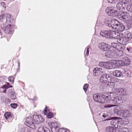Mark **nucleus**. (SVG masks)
<instances>
[{
  "label": "nucleus",
  "mask_w": 132,
  "mask_h": 132,
  "mask_svg": "<svg viewBox=\"0 0 132 132\" xmlns=\"http://www.w3.org/2000/svg\"><path fill=\"white\" fill-rule=\"evenodd\" d=\"M53 114L52 113L50 112L47 114L46 117L48 118L51 119L53 117Z\"/></svg>",
  "instance_id": "nucleus-36"
},
{
  "label": "nucleus",
  "mask_w": 132,
  "mask_h": 132,
  "mask_svg": "<svg viewBox=\"0 0 132 132\" xmlns=\"http://www.w3.org/2000/svg\"><path fill=\"white\" fill-rule=\"evenodd\" d=\"M130 116L129 110H122L120 116L125 117H129Z\"/></svg>",
  "instance_id": "nucleus-12"
},
{
  "label": "nucleus",
  "mask_w": 132,
  "mask_h": 132,
  "mask_svg": "<svg viewBox=\"0 0 132 132\" xmlns=\"http://www.w3.org/2000/svg\"><path fill=\"white\" fill-rule=\"evenodd\" d=\"M112 26V25H108V26H109V27H112V29H113L117 31V26Z\"/></svg>",
  "instance_id": "nucleus-47"
},
{
  "label": "nucleus",
  "mask_w": 132,
  "mask_h": 132,
  "mask_svg": "<svg viewBox=\"0 0 132 132\" xmlns=\"http://www.w3.org/2000/svg\"><path fill=\"white\" fill-rule=\"evenodd\" d=\"M123 60L124 66H127L130 64V61L128 57H123Z\"/></svg>",
  "instance_id": "nucleus-23"
},
{
  "label": "nucleus",
  "mask_w": 132,
  "mask_h": 132,
  "mask_svg": "<svg viewBox=\"0 0 132 132\" xmlns=\"http://www.w3.org/2000/svg\"><path fill=\"white\" fill-rule=\"evenodd\" d=\"M59 131H60V132H69V130L67 129H64L61 128L60 129Z\"/></svg>",
  "instance_id": "nucleus-49"
},
{
  "label": "nucleus",
  "mask_w": 132,
  "mask_h": 132,
  "mask_svg": "<svg viewBox=\"0 0 132 132\" xmlns=\"http://www.w3.org/2000/svg\"><path fill=\"white\" fill-rule=\"evenodd\" d=\"M111 95L109 94L105 96L98 93L94 94L93 97L95 102L103 103L109 102L111 99Z\"/></svg>",
  "instance_id": "nucleus-1"
},
{
  "label": "nucleus",
  "mask_w": 132,
  "mask_h": 132,
  "mask_svg": "<svg viewBox=\"0 0 132 132\" xmlns=\"http://www.w3.org/2000/svg\"><path fill=\"white\" fill-rule=\"evenodd\" d=\"M8 87L7 86V85H3L1 87V88H2V89H5L6 88H7V87Z\"/></svg>",
  "instance_id": "nucleus-55"
},
{
  "label": "nucleus",
  "mask_w": 132,
  "mask_h": 132,
  "mask_svg": "<svg viewBox=\"0 0 132 132\" xmlns=\"http://www.w3.org/2000/svg\"><path fill=\"white\" fill-rule=\"evenodd\" d=\"M113 94V93L111 92L110 93L109 95H111V94ZM111 99L110 102H107V103H111L112 102L114 104H117L118 103H119V102L120 101L121 98H120L118 96L114 98L113 99L112 98H113V97L112 96H111Z\"/></svg>",
  "instance_id": "nucleus-10"
},
{
  "label": "nucleus",
  "mask_w": 132,
  "mask_h": 132,
  "mask_svg": "<svg viewBox=\"0 0 132 132\" xmlns=\"http://www.w3.org/2000/svg\"><path fill=\"white\" fill-rule=\"evenodd\" d=\"M8 94L10 96L12 100L16 99V96L15 92L13 89H9L8 91Z\"/></svg>",
  "instance_id": "nucleus-13"
},
{
  "label": "nucleus",
  "mask_w": 132,
  "mask_h": 132,
  "mask_svg": "<svg viewBox=\"0 0 132 132\" xmlns=\"http://www.w3.org/2000/svg\"><path fill=\"white\" fill-rule=\"evenodd\" d=\"M8 79L10 81L13 82L14 81V78L13 76H10L9 77Z\"/></svg>",
  "instance_id": "nucleus-43"
},
{
  "label": "nucleus",
  "mask_w": 132,
  "mask_h": 132,
  "mask_svg": "<svg viewBox=\"0 0 132 132\" xmlns=\"http://www.w3.org/2000/svg\"><path fill=\"white\" fill-rule=\"evenodd\" d=\"M118 91L119 93H120L122 95H125L126 94V91L122 88L119 89Z\"/></svg>",
  "instance_id": "nucleus-33"
},
{
  "label": "nucleus",
  "mask_w": 132,
  "mask_h": 132,
  "mask_svg": "<svg viewBox=\"0 0 132 132\" xmlns=\"http://www.w3.org/2000/svg\"><path fill=\"white\" fill-rule=\"evenodd\" d=\"M100 114H99V115H100Z\"/></svg>",
  "instance_id": "nucleus-64"
},
{
  "label": "nucleus",
  "mask_w": 132,
  "mask_h": 132,
  "mask_svg": "<svg viewBox=\"0 0 132 132\" xmlns=\"http://www.w3.org/2000/svg\"><path fill=\"white\" fill-rule=\"evenodd\" d=\"M108 2L111 4H116L118 1V0H107Z\"/></svg>",
  "instance_id": "nucleus-38"
},
{
  "label": "nucleus",
  "mask_w": 132,
  "mask_h": 132,
  "mask_svg": "<svg viewBox=\"0 0 132 132\" xmlns=\"http://www.w3.org/2000/svg\"><path fill=\"white\" fill-rule=\"evenodd\" d=\"M93 72L95 74V76H96V74L99 72L102 73L103 72L102 69L101 68H95L94 69V70H93Z\"/></svg>",
  "instance_id": "nucleus-25"
},
{
  "label": "nucleus",
  "mask_w": 132,
  "mask_h": 132,
  "mask_svg": "<svg viewBox=\"0 0 132 132\" xmlns=\"http://www.w3.org/2000/svg\"><path fill=\"white\" fill-rule=\"evenodd\" d=\"M18 67H19L20 66V63L19 62H18Z\"/></svg>",
  "instance_id": "nucleus-60"
},
{
  "label": "nucleus",
  "mask_w": 132,
  "mask_h": 132,
  "mask_svg": "<svg viewBox=\"0 0 132 132\" xmlns=\"http://www.w3.org/2000/svg\"><path fill=\"white\" fill-rule=\"evenodd\" d=\"M89 47L88 46L87 47V52L86 54V55L87 56H88L89 54Z\"/></svg>",
  "instance_id": "nucleus-52"
},
{
  "label": "nucleus",
  "mask_w": 132,
  "mask_h": 132,
  "mask_svg": "<svg viewBox=\"0 0 132 132\" xmlns=\"http://www.w3.org/2000/svg\"><path fill=\"white\" fill-rule=\"evenodd\" d=\"M29 131L27 128H23L21 129V132H29Z\"/></svg>",
  "instance_id": "nucleus-45"
},
{
  "label": "nucleus",
  "mask_w": 132,
  "mask_h": 132,
  "mask_svg": "<svg viewBox=\"0 0 132 132\" xmlns=\"http://www.w3.org/2000/svg\"><path fill=\"white\" fill-rule=\"evenodd\" d=\"M114 76L117 77H122L123 75L121 72L118 70H116L114 71L113 73Z\"/></svg>",
  "instance_id": "nucleus-20"
},
{
  "label": "nucleus",
  "mask_w": 132,
  "mask_h": 132,
  "mask_svg": "<svg viewBox=\"0 0 132 132\" xmlns=\"http://www.w3.org/2000/svg\"><path fill=\"white\" fill-rule=\"evenodd\" d=\"M6 19V16L5 14H3L2 15H0V20L1 21H3V20H5Z\"/></svg>",
  "instance_id": "nucleus-37"
},
{
  "label": "nucleus",
  "mask_w": 132,
  "mask_h": 132,
  "mask_svg": "<svg viewBox=\"0 0 132 132\" xmlns=\"http://www.w3.org/2000/svg\"><path fill=\"white\" fill-rule=\"evenodd\" d=\"M105 68L108 69H111L112 68V63L109 62H106Z\"/></svg>",
  "instance_id": "nucleus-28"
},
{
  "label": "nucleus",
  "mask_w": 132,
  "mask_h": 132,
  "mask_svg": "<svg viewBox=\"0 0 132 132\" xmlns=\"http://www.w3.org/2000/svg\"><path fill=\"white\" fill-rule=\"evenodd\" d=\"M119 41L120 42L119 43H117L116 48V51L117 50H124L125 48L124 47H123L122 46L121 42H120V41L119 40Z\"/></svg>",
  "instance_id": "nucleus-26"
},
{
  "label": "nucleus",
  "mask_w": 132,
  "mask_h": 132,
  "mask_svg": "<svg viewBox=\"0 0 132 132\" xmlns=\"http://www.w3.org/2000/svg\"><path fill=\"white\" fill-rule=\"evenodd\" d=\"M106 132H116L115 130L111 127H108L105 129Z\"/></svg>",
  "instance_id": "nucleus-31"
},
{
  "label": "nucleus",
  "mask_w": 132,
  "mask_h": 132,
  "mask_svg": "<svg viewBox=\"0 0 132 132\" xmlns=\"http://www.w3.org/2000/svg\"><path fill=\"white\" fill-rule=\"evenodd\" d=\"M122 50H119L117 53V54L119 56H121L123 55V53Z\"/></svg>",
  "instance_id": "nucleus-41"
},
{
  "label": "nucleus",
  "mask_w": 132,
  "mask_h": 132,
  "mask_svg": "<svg viewBox=\"0 0 132 132\" xmlns=\"http://www.w3.org/2000/svg\"><path fill=\"white\" fill-rule=\"evenodd\" d=\"M126 9L128 11L132 12V4H128L126 7Z\"/></svg>",
  "instance_id": "nucleus-34"
},
{
  "label": "nucleus",
  "mask_w": 132,
  "mask_h": 132,
  "mask_svg": "<svg viewBox=\"0 0 132 132\" xmlns=\"http://www.w3.org/2000/svg\"><path fill=\"white\" fill-rule=\"evenodd\" d=\"M4 116L6 119H7L9 118H13V114L9 112H6L4 114Z\"/></svg>",
  "instance_id": "nucleus-22"
},
{
  "label": "nucleus",
  "mask_w": 132,
  "mask_h": 132,
  "mask_svg": "<svg viewBox=\"0 0 132 132\" xmlns=\"http://www.w3.org/2000/svg\"><path fill=\"white\" fill-rule=\"evenodd\" d=\"M48 107L47 106H46L45 108L44 111V115H46V113L47 112V110Z\"/></svg>",
  "instance_id": "nucleus-51"
},
{
  "label": "nucleus",
  "mask_w": 132,
  "mask_h": 132,
  "mask_svg": "<svg viewBox=\"0 0 132 132\" xmlns=\"http://www.w3.org/2000/svg\"><path fill=\"white\" fill-rule=\"evenodd\" d=\"M34 99L35 100H36V99H35V98H34Z\"/></svg>",
  "instance_id": "nucleus-63"
},
{
  "label": "nucleus",
  "mask_w": 132,
  "mask_h": 132,
  "mask_svg": "<svg viewBox=\"0 0 132 132\" xmlns=\"http://www.w3.org/2000/svg\"><path fill=\"white\" fill-rule=\"evenodd\" d=\"M110 123L116 128H119L120 127V121H118L117 120L115 119L112 120L111 121Z\"/></svg>",
  "instance_id": "nucleus-9"
},
{
  "label": "nucleus",
  "mask_w": 132,
  "mask_h": 132,
  "mask_svg": "<svg viewBox=\"0 0 132 132\" xmlns=\"http://www.w3.org/2000/svg\"><path fill=\"white\" fill-rule=\"evenodd\" d=\"M115 106V105H114L107 104L105 105L104 106V107L105 108H110L114 106Z\"/></svg>",
  "instance_id": "nucleus-48"
},
{
  "label": "nucleus",
  "mask_w": 132,
  "mask_h": 132,
  "mask_svg": "<svg viewBox=\"0 0 132 132\" xmlns=\"http://www.w3.org/2000/svg\"><path fill=\"white\" fill-rule=\"evenodd\" d=\"M117 26V31H123L125 29V27L124 25H114Z\"/></svg>",
  "instance_id": "nucleus-32"
},
{
  "label": "nucleus",
  "mask_w": 132,
  "mask_h": 132,
  "mask_svg": "<svg viewBox=\"0 0 132 132\" xmlns=\"http://www.w3.org/2000/svg\"><path fill=\"white\" fill-rule=\"evenodd\" d=\"M12 87V86H11L10 87H7V88H5V89L4 90H3V93H6V90L8 88H9L10 87Z\"/></svg>",
  "instance_id": "nucleus-53"
},
{
  "label": "nucleus",
  "mask_w": 132,
  "mask_h": 132,
  "mask_svg": "<svg viewBox=\"0 0 132 132\" xmlns=\"http://www.w3.org/2000/svg\"><path fill=\"white\" fill-rule=\"evenodd\" d=\"M6 83L7 84V85L10 86H9V87L10 86H11L10 85V84L9 82H7Z\"/></svg>",
  "instance_id": "nucleus-59"
},
{
  "label": "nucleus",
  "mask_w": 132,
  "mask_h": 132,
  "mask_svg": "<svg viewBox=\"0 0 132 132\" xmlns=\"http://www.w3.org/2000/svg\"><path fill=\"white\" fill-rule=\"evenodd\" d=\"M2 34V33L1 32H0V35H1Z\"/></svg>",
  "instance_id": "nucleus-61"
},
{
  "label": "nucleus",
  "mask_w": 132,
  "mask_h": 132,
  "mask_svg": "<svg viewBox=\"0 0 132 132\" xmlns=\"http://www.w3.org/2000/svg\"><path fill=\"white\" fill-rule=\"evenodd\" d=\"M126 50L128 52L130 53H132V47L130 46H129L127 47Z\"/></svg>",
  "instance_id": "nucleus-44"
},
{
  "label": "nucleus",
  "mask_w": 132,
  "mask_h": 132,
  "mask_svg": "<svg viewBox=\"0 0 132 132\" xmlns=\"http://www.w3.org/2000/svg\"><path fill=\"white\" fill-rule=\"evenodd\" d=\"M99 48L102 50L106 51L109 50L110 45L104 43H101L99 44Z\"/></svg>",
  "instance_id": "nucleus-6"
},
{
  "label": "nucleus",
  "mask_w": 132,
  "mask_h": 132,
  "mask_svg": "<svg viewBox=\"0 0 132 132\" xmlns=\"http://www.w3.org/2000/svg\"><path fill=\"white\" fill-rule=\"evenodd\" d=\"M39 122H43L44 121V119L43 118V117L40 115H39Z\"/></svg>",
  "instance_id": "nucleus-42"
},
{
  "label": "nucleus",
  "mask_w": 132,
  "mask_h": 132,
  "mask_svg": "<svg viewBox=\"0 0 132 132\" xmlns=\"http://www.w3.org/2000/svg\"><path fill=\"white\" fill-rule=\"evenodd\" d=\"M2 29L6 34H11L13 32L12 25H1Z\"/></svg>",
  "instance_id": "nucleus-5"
},
{
  "label": "nucleus",
  "mask_w": 132,
  "mask_h": 132,
  "mask_svg": "<svg viewBox=\"0 0 132 132\" xmlns=\"http://www.w3.org/2000/svg\"><path fill=\"white\" fill-rule=\"evenodd\" d=\"M111 119H106V120H110Z\"/></svg>",
  "instance_id": "nucleus-62"
},
{
  "label": "nucleus",
  "mask_w": 132,
  "mask_h": 132,
  "mask_svg": "<svg viewBox=\"0 0 132 132\" xmlns=\"http://www.w3.org/2000/svg\"><path fill=\"white\" fill-rule=\"evenodd\" d=\"M120 108L119 106H117L115 107L114 109V113L120 116L122 112V111Z\"/></svg>",
  "instance_id": "nucleus-18"
},
{
  "label": "nucleus",
  "mask_w": 132,
  "mask_h": 132,
  "mask_svg": "<svg viewBox=\"0 0 132 132\" xmlns=\"http://www.w3.org/2000/svg\"><path fill=\"white\" fill-rule=\"evenodd\" d=\"M18 104L16 103H11L10 104V105L11 107L14 109H15L17 106Z\"/></svg>",
  "instance_id": "nucleus-46"
},
{
  "label": "nucleus",
  "mask_w": 132,
  "mask_h": 132,
  "mask_svg": "<svg viewBox=\"0 0 132 132\" xmlns=\"http://www.w3.org/2000/svg\"><path fill=\"white\" fill-rule=\"evenodd\" d=\"M48 124L50 127L52 132H60L58 124L56 122H49Z\"/></svg>",
  "instance_id": "nucleus-4"
},
{
  "label": "nucleus",
  "mask_w": 132,
  "mask_h": 132,
  "mask_svg": "<svg viewBox=\"0 0 132 132\" xmlns=\"http://www.w3.org/2000/svg\"><path fill=\"white\" fill-rule=\"evenodd\" d=\"M115 10L112 8H107L106 10V13L107 14L111 16H114V12Z\"/></svg>",
  "instance_id": "nucleus-14"
},
{
  "label": "nucleus",
  "mask_w": 132,
  "mask_h": 132,
  "mask_svg": "<svg viewBox=\"0 0 132 132\" xmlns=\"http://www.w3.org/2000/svg\"><path fill=\"white\" fill-rule=\"evenodd\" d=\"M31 119L30 120L28 121L27 119H26V122H25V124L28 126L30 127L32 129H35L36 128V126L32 121H31Z\"/></svg>",
  "instance_id": "nucleus-11"
},
{
  "label": "nucleus",
  "mask_w": 132,
  "mask_h": 132,
  "mask_svg": "<svg viewBox=\"0 0 132 132\" xmlns=\"http://www.w3.org/2000/svg\"><path fill=\"white\" fill-rule=\"evenodd\" d=\"M122 12H123L122 11H118L115 10L114 12V16L118 17L119 19V17L121 15V13H122Z\"/></svg>",
  "instance_id": "nucleus-30"
},
{
  "label": "nucleus",
  "mask_w": 132,
  "mask_h": 132,
  "mask_svg": "<svg viewBox=\"0 0 132 132\" xmlns=\"http://www.w3.org/2000/svg\"><path fill=\"white\" fill-rule=\"evenodd\" d=\"M108 51L105 53V56L107 57L112 58L114 55V52L113 51L108 50Z\"/></svg>",
  "instance_id": "nucleus-16"
},
{
  "label": "nucleus",
  "mask_w": 132,
  "mask_h": 132,
  "mask_svg": "<svg viewBox=\"0 0 132 132\" xmlns=\"http://www.w3.org/2000/svg\"><path fill=\"white\" fill-rule=\"evenodd\" d=\"M110 81L109 80L108 82V83L107 84V85H109L111 86V87H113L114 86V83L112 81Z\"/></svg>",
  "instance_id": "nucleus-39"
},
{
  "label": "nucleus",
  "mask_w": 132,
  "mask_h": 132,
  "mask_svg": "<svg viewBox=\"0 0 132 132\" xmlns=\"http://www.w3.org/2000/svg\"><path fill=\"white\" fill-rule=\"evenodd\" d=\"M1 5L2 6H3V7H5V3L4 2H2L1 3Z\"/></svg>",
  "instance_id": "nucleus-56"
},
{
  "label": "nucleus",
  "mask_w": 132,
  "mask_h": 132,
  "mask_svg": "<svg viewBox=\"0 0 132 132\" xmlns=\"http://www.w3.org/2000/svg\"><path fill=\"white\" fill-rule=\"evenodd\" d=\"M117 43H113L111 44V45H110L109 50L113 51L114 52H116V48Z\"/></svg>",
  "instance_id": "nucleus-24"
},
{
  "label": "nucleus",
  "mask_w": 132,
  "mask_h": 132,
  "mask_svg": "<svg viewBox=\"0 0 132 132\" xmlns=\"http://www.w3.org/2000/svg\"><path fill=\"white\" fill-rule=\"evenodd\" d=\"M105 63L106 62H101L99 63L98 65L100 67L105 68Z\"/></svg>",
  "instance_id": "nucleus-35"
},
{
  "label": "nucleus",
  "mask_w": 132,
  "mask_h": 132,
  "mask_svg": "<svg viewBox=\"0 0 132 132\" xmlns=\"http://www.w3.org/2000/svg\"><path fill=\"white\" fill-rule=\"evenodd\" d=\"M115 64L117 66L119 67L120 66H124L123 63V61L122 60V61L121 60H118L116 61H115Z\"/></svg>",
  "instance_id": "nucleus-27"
},
{
  "label": "nucleus",
  "mask_w": 132,
  "mask_h": 132,
  "mask_svg": "<svg viewBox=\"0 0 132 132\" xmlns=\"http://www.w3.org/2000/svg\"><path fill=\"white\" fill-rule=\"evenodd\" d=\"M39 115H34L33 117V119L34 121L36 124L39 123L38 121L39 120Z\"/></svg>",
  "instance_id": "nucleus-29"
},
{
  "label": "nucleus",
  "mask_w": 132,
  "mask_h": 132,
  "mask_svg": "<svg viewBox=\"0 0 132 132\" xmlns=\"http://www.w3.org/2000/svg\"><path fill=\"white\" fill-rule=\"evenodd\" d=\"M113 22H115V24H113V25H119L118 24V23H117V22H118V23H119V22L117 20H113Z\"/></svg>",
  "instance_id": "nucleus-54"
},
{
  "label": "nucleus",
  "mask_w": 132,
  "mask_h": 132,
  "mask_svg": "<svg viewBox=\"0 0 132 132\" xmlns=\"http://www.w3.org/2000/svg\"><path fill=\"white\" fill-rule=\"evenodd\" d=\"M6 16V18H10L11 17V15L9 13L5 14ZM6 22L7 21V19L6 20Z\"/></svg>",
  "instance_id": "nucleus-50"
},
{
  "label": "nucleus",
  "mask_w": 132,
  "mask_h": 132,
  "mask_svg": "<svg viewBox=\"0 0 132 132\" xmlns=\"http://www.w3.org/2000/svg\"><path fill=\"white\" fill-rule=\"evenodd\" d=\"M127 27L129 29L131 28L132 25H127Z\"/></svg>",
  "instance_id": "nucleus-57"
},
{
  "label": "nucleus",
  "mask_w": 132,
  "mask_h": 132,
  "mask_svg": "<svg viewBox=\"0 0 132 132\" xmlns=\"http://www.w3.org/2000/svg\"><path fill=\"white\" fill-rule=\"evenodd\" d=\"M108 38H117L118 36V33L117 32L112 30H109Z\"/></svg>",
  "instance_id": "nucleus-8"
},
{
  "label": "nucleus",
  "mask_w": 132,
  "mask_h": 132,
  "mask_svg": "<svg viewBox=\"0 0 132 132\" xmlns=\"http://www.w3.org/2000/svg\"><path fill=\"white\" fill-rule=\"evenodd\" d=\"M126 3L123 1H121L117 3L116 5L117 9L119 10H124L125 8Z\"/></svg>",
  "instance_id": "nucleus-7"
},
{
  "label": "nucleus",
  "mask_w": 132,
  "mask_h": 132,
  "mask_svg": "<svg viewBox=\"0 0 132 132\" xmlns=\"http://www.w3.org/2000/svg\"><path fill=\"white\" fill-rule=\"evenodd\" d=\"M113 78L111 77V76L107 74H103L100 78V82L103 83H107L109 80L112 81Z\"/></svg>",
  "instance_id": "nucleus-3"
},
{
  "label": "nucleus",
  "mask_w": 132,
  "mask_h": 132,
  "mask_svg": "<svg viewBox=\"0 0 132 132\" xmlns=\"http://www.w3.org/2000/svg\"><path fill=\"white\" fill-rule=\"evenodd\" d=\"M121 15L119 17V19L123 21H126L128 20V16L123 11L122 13H121Z\"/></svg>",
  "instance_id": "nucleus-19"
},
{
  "label": "nucleus",
  "mask_w": 132,
  "mask_h": 132,
  "mask_svg": "<svg viewBox=\"0 0 132 132\" xmlns=\"http://www.w3.org/2000/svg\"><path fill=\"white\" fill-rule=\"evenodd\" d=\"M119 120L120 125H127L129 122V121L128 119L125 118H119Z\"/></svg>",
  "instance_id": "nucleus-17"
},
{
  "label": "nucleus",
  "mask_w": 132,
  "mask_h": 132,
  "mask_svg": "<svg viewBox=\"0 0 132 132\" xmlns=\"http://www.w3.org/2000/svg\"><path fill=\"white\" fill-rule=\"evenodd\" d=\"M109 33L108 30H102L100 32V34L102 36L105 37L106 38H108Z\"/></svg>",
  "instance_id": "nucleus-21"
},
{
  "label": "nucleus",
  "mask_w": 132,
  "mask_h": 132,
  "mask_svg": "<svg viewBox=\"0 0 132 132\" xmlns=\"http://www.w3.org/2000/svg\"><path fill=\"white\" fill-rule=\"evenodd\" d=\"M102 116L104 118H105L106 117V115L105 114V113H104L102 115Z\"/></svg>",
  "instance_id": "nucleus-58"
},
{
  "label": "nucleus",
  "mask_w": 132,
  "mask_h": 132,
  "mask_svg": "<svg viewBox=\"0 0 132 132\" xmlns=\"http://www.w3.org/2000/svg\"><path fill=\"white\" fill-rule=\"evenodd\" d=\"M124 36L120 39V41L122 44L125 45L132 38V35L129 31H127L125 33Z\"/></svg>",
  "instance_id": "nucleus-2"
},
{
  "label": "nucleus",
  "mask_w": 132,
  "mask_h": 132,
  "mask_svg": "<svg viewBox=\"0 0 132 132\" xmlns=\"http://www.w3.org/2000/svg\"><path fill=\"white\" fill-rule=\"evenodd\" d=\"M88 86V84H84L83 87V89L84 91L86 92L87 88Z\"/></svg>",
  "instance_id": "nucleus-40"
},
{
  "label": "nucleus",
  "mask_w": 132,
  "mask_h": 132,
  "mask_svg": "<svg viewBox=\"0 0 132 132\" xmlns=\"http://www.w3.org/2000/svg\"><path fill=\"white\" fill-rule=\"evenodd\" d=\"M38 130V132H51L50 129L43 126L39 127Z\"/></svg>",
  "instance_id": "nucleus-15"
}]
</instances>
